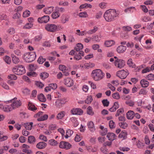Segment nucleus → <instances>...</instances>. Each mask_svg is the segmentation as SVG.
I'll use <instances>...</instances> for the list:
<instances>
[{
    "label": "nucleus",
    "mask_w": 154,
    "mask_h": 154,
    "mask_svg": "<svg viewBox=\"0 0 154 154\" xmlns=\"http://www.w3.org/2000/svg\"><path fill=\"white\" fill-rule=\"evenodd\" d=\"M112 97L114 99L118 100L120 98V95L118 92L114 93L112 94Z\"/></svg>",
    "instance_id": "obj_41"
},
{
    "label": "nucleus",
    "mask_w": 154,
    "mask_h": 154,
    "mask_svg": "<svg viewBox=\"0 0 154 154\" xmlns=\"http://www.w3.org/2000/svg\"><path fill=\"white\" fill-rule=\"evenodd\" d=\"M36 66L34 64H31L29 65V69L30 71L35 70L36 69Z\"/></svg>",
    "instance_id": "obj_55"
},
{
    "label": "nucleus",
    "mask_w": 154,
    "mask_h": 154,
    "mask_svg": "<svg viewBox=\"0 0 154 154\" xmlns=\"http://www.w3.org/2000/svg\"><path fill=\"white\" fill-rule=\"evenodd\" d=\"M46 60L42 56H40L37 60V62L40 64H42Z\"/></svg>",
    "instance_id": "obj_38"
},
{
    "label": "nucleus",
    "mask_w": 154,
    "mask_h": 154,
    "mask_svg": "<svg viewBox=\"0 0 154 154\" xmlns=\"http://www.w3.org/2000/svg\"><path fill=\"white\" fill-rule=\"evenodd\" d=\"M27 74L30 77L36 76L37 75L35 72L32 71L27 72Z\"/></svg>",
    "instance_id": "obj_46"
},
{
    "label": "nucleus",
    "mask_w": 154,
    "mask_h": 154,
    "mask_svg": "<svg viewBox=\"0 0 154 154\" xmlns=\"http://www.w3.org/2000/svg\"><path fill=\"white\" fill-rule=\"evenodd\" d=\"M115 44V42L113 40L107 41H105L104 43L105 45L107 47H110Z\"/></svg>",
    "instance_id": "obj_26"
},
{
    "label": "nucleus",
    "mask_w": 154,
    "mask_h": 154,
    "mask_svg": "<svg viewBox=\"0 0 154 154\" xmlns=\"http://www.w3.org/2000/svg\"><path fill=\"white\" fill-rule=\"evenodd\" d=\"M129 74V72L127 70L125 71L123 70L117 72L116 75L121 79H125Z\"/></svg>",
    "instance_id": "obj_5"
},
{
    "label": "nucleus",
    "mask_w": 154,
    "mask_h": 154,
    "mask_svg": "<svg viewBox=\"0 0 154 154\" xmlns=\"http://www.w3.org/2000/svg\"><path fill=\"white\" fill-rule=\"evenodd\" d=\"M126 49V47L121 45L118 47L117 49V51L118 53H123L125 51Z\"/></svg>",
    "instance_id": "obj_17"
},
{
    "label": "nucleus",
    "mask_w": 154,
    "mask_h": 154,
    "mask_svg": "<svg viewBox=\"0 0 154 154\" xmlns=\"http://www.w3.org/2000/svg\"><path fill=\"white\" fill-rule=\"evenodd\" d=\"M22 103L20 100L18 101H15L13 102L11 106L13 107V108H14L17 107H18L21 105Z\"/></svg>",
    "instance_id": "obj_19"
},
{
    "label": "nucleus",
    "mask_w": 154,
    "mask_h": 154,
    "mask_svg": "<svg viewBox=\"0 0 154 154\" xmlns=\"http://www.w3.org/2000/svg\"><path fill=\"white\" fill-rule=\"evenodd\" d=\"M8 32L9 34L12 35L14 33L15 29L13 28H11L8 30Z\"/></svg>",
    "instance_id": "obj_61"
},
{
    "label": "nucleus",
    "mask_w": 154,
    "mask_h": 154,
    "mask_svg": "<svg viewBox=\"0 0 154 154\" xmlns=\"http://www.w3.org/2000/svg\"><path fill=\"white\" fill-rule=\"evenodd\" d=\"M97 27L95 26L93 29L89 30L87 33L90 34H92L95 33L97 30Z\"/></svg>",
    "instance_id": "obj_43"
},
{
    "label": "nucleus",
    "mask_w": 154,
    "mask_h": 154,
    "mask_svg": "<svg viewBox=\"0 0 154 154\" xmlns=\"http://www.w3.org/2000/svg\"><path fill=\"white\" fill-rule=\"evenodd\" d=\"M118 15L115 10L110 9L106 11L103 17L106 21L109 22L114 20Z\"/></svg>",
    "instance_id": "obj_1"
},
{
    "label": "nucleus",
    "mask_w": 154,
    "mask_h": 154,
    "mask_svg": "<svg viewBox=\"0 0 154 154\" xmlns=\"http://www.w3.org/2000/svg\"><path fill=\"white\" fill-rule=\"evenodd\" d=\"M124 112V110L123 108L117 110L115 116L116 117L119 116L120 115L121 113H122Z\"/></svg>",
    "instance_id": "obj_47"
},
{
    "label": "nucleus",
    "mask_w": 154,
    "mask_h": 154,
    "mask_svg": "<svg viewBox=\"0 0 154 154\" xmlns=\"http://www.w3.org/2000/svg\"><path fill=\"white\" fill-rule=\"evenodd\" d=\"M71 146V145L67 142L62 141L60 143L59 147L62 149H69Z\"/></svg>",
    "instance_id": "obj_7"
},
{
    "label": "nucleus",
    "mask_w": 154,
    "mask_h": 154,
    "mask_svg": "<svg viewBox=\"0 0 154 154\" xmlns=\"http://www.w3.org/2000/svg\"><path fill=\"white\" fill-rule=\"evenodd\" d=\"M42 38V36L41 35L36 36L35 37V41L36 42H38Z\"/></svg>",
    "instance_id": "obj_64"
},
{
    "label": "nucleus",
    "mask_w": 154,
    "mask_h": 154,
    "mask_svg": "<svg viewBox=\"0 0 154 154\" xmlns=\"http://www.w3.org/2000/svg\"><path fill=\"white\" fill-rule=\"evenodd\" d=\"M147 93V91L144 89H142L140 90L139 91V94H146Z\"/></svg>",
    "instance_id": "obj_63"
},
{
    "label": "nucleus",
    "mask_w": 154,
    "mask_h": 154,
    "mask_svg": "<svg viewBox=\"0 0 154 154\" xmlns=\"http://www.w3.org/2000/svg\"><path fill=\"white\" fill-rule=\"evenodd\" d=\"M71 112L73 115H81L83 113V111L80 108H73L71 110Z\"/></svg>",
    "instance_id": "obj_12"
},
{
    "label": "nucleus",
    "mask_w": 154,
    "mask_h": 154,
    "mask_svg": "<svg viewBox=\"0 0 154 154\" xmlns=\"http://www.w3.org/2000/svg\"><path fill=\"white\" fill-rule=\"evenodd\" d=\"M33 124L32 122L27 123L25 124V127L27 130H31L32 128Z\"/></svg>",
    "instance_id": "obj_30"
},
{
    "label": "nucleus",
    "mask_w": 154,
    "mask_h": 154,
    "mask_svg": "<svg viewBox=\"0 0 154 154\" xmlns=\"http://www.w3.org/2000/svg\"><path fill=\"white\" fill-rule=\"evenodd\" d=\"M22 133L23 136H27L30 134V132L24 129L22 131Z\"/></svg>",
    "instance_id": "obj_56"
},
{
    "label": "nucleus",
    "mask_w": 154,
    "mask_h": 154,
    "mask_svg": "<svg viewBox=\"0 0 154 154\" xmlns=\"http://www.w3.org/2000/svg\"><path fill=\"white\" fill-rule=\"evenodd\" d=\"M87 125L89 130L91 131L94 132L95 130L94 124L93 122H88Z\"/></svg>",
    "instance_id": "obj_20"
},
{
    "label": "nucleus",
    "mask_w": 154,
    "mask_h": 154,
    "mask_svg": "<svg viewBox=\"0 0 154 154\" xmlns=\"http://www.w3.org/2000/svg\"><path fill=\"white\" fill-rule=\"evenodd\" d=\"M38 98L40 101L43 102H45L46 100V98L42 94H41L39 96H38Z\"/></svg>",
    "instance_id": "obj_27"
},
{
    "label": "nucleus",
    "mask_w": 154,
    "mask_h": 154,
    "mask_svg": "<svg viewBox=\"0 0 154 154\" xmlns=\"http://www.w3.org/2000/svg\"><path fill=\"white\" fill-rule=\"evenodd\" d=\"M48 115L47 114H45L42 116H41L39 118H38L37 120L38 121H43L47 120L48 119Z\"/></svg>",
    "instance_id": "obj_33"
},
{
    "label": "nucleus",
    "mask_w": 154,
    "mask_h": 154,
    "mask_svg": "<svg viewBox=\"0 0 154 154\" xmlns=\"http://www.w3.org/2000/svg\"><path fill=\"white\" fill-rule=\"evenodd\" d=\"M39 138L44 141H47V139L46 137L45 136H44L42 135H41L39 137Z\"/></svg>",
    "instance_id": "obj_58"
},
{
    "label": "nucleus",
    "mask_w": 154,
    "mask_h": 154,
    "mask_svg": "<svg viewBox=\"0 0 154 154\" xmlns=\"http://www.w3.org/2000/svg\"><path fill=\"white\" fill-rule=\"evenodd\" d=\"M40 76L42 79H45L47 78L49 76V74L46 72H42L40 74Z\"/></svg>",
    "instance_id": "obj_31"
},
{
    "label": "nucleus",
    "mask_w": 154,
    "mask_h": 154,
    "mask_svg": "<svg viewBox=\"0 0 154 154\" xmlns=\"http://www.w3.org/2000/svg\"><path fill=\"white\" fill-rule=\"evenodd\" d=\"M30 12L29 11L26 10L23 12V17H26L29 16Z\"/></svg>",
    "instance_id": "obj_44"
},
{
    "label": "nucleus",
    "mask_w": 154,
    "mask_h": 154,
    "mask_svg": "<svg viewBox=\"0 0 154 154\" xmlns=\"http://www.w3.org/2000/svg\"><path fill=\"white\" fill-rule=\"evenodd\" d=\"M35 85L38 87L40 88H42L44 86V85L40 82H37Z\"/></svg>",
    "instance_id": "obj_52"
},
{
    "label": "nucleus",
    "mask_w": 154,
    "mask_h": 154,
    "mask_svg": "<svg viewBox=\"0 0 154 154\" xmlns=\"http://www.w3.org/2000/svg\"><path fill=\"white\" fill-rule=\"evenodd\" d=\"M65 116V112L64 111H61L58 113L56 116L57 119H62Z\"/></svg>",
    "instance_id": "obj_21"
},
{
    "label": "nucleus",
    "mask_w": 154,
    "mask_h": 154,
    "mask_svg": "<svg viewBox=\"0 0 154 154\" xmlns=\"http://www.w3.org/2000/svg\"><path fill=\"white\" fill-rule=\"evenodd\" d=\"M104 73L100 69L93 70L91 76L93 79L95 81H99L102 79L104 76Z\"/></svg>",
    "instance_id": "obj_2"
},
{
    "label": "nucleus",
    "mask_w": 154,
    "mask_h": 154,
    "mask_svg": "<svg viewBox=\"0 0 154 154\" xmlns=\"http://www.w3.org/2000/svg\"><path fill=\"white\" fill-rule=\"evenodd\" d=\"M87 113L88 114L91 115H93L94 114V112L92 111V108L89 106L87 108Z\"/></svg>",
    "instance_id": "obj_35"
},
{
    "label": "nucleus",
    "mask_w": 154,
    "mask_h": 154,
    "mask_svg": "<svg viewBox=\"0 0 154 154\" xmlns=\"http://www.w3.org/2000/svg\"><path fill=\"white\" fill-rule=\"evenodd\" d=\"M119 126L122 128L125 129L128 127V124L126 122H120L119 123Z\"/></svg>",
    "instance_id": "obj_42"
},
{
    "label": "nucleus",
    "mask_w": 154,
    "mask_h": 154,
    "mask_svg": "<svg viewBox=\"0 0 154 154\" xmlns=\"http://www.w3.org/2000/svg\"><path fill=\"white\" fill-rule=\"evenodd\" d=\"M49 143L50 145L53 146H56L58 143L57 141L54 139H51L49 140Z\"/></svg>",
    "instance_id": "obj_40"
},
{
    "label": "nucleus",
    "mask_w": 154,
    "mask_h": 154,
    "mask_svg": "<svg viewBox=\"0 0 154 154\" xmlns=\"http://www.w3.org/2000/svg\"><path fill=\"white\" fill-rule=\"evenodd\" d=\"M92 8V5L90 4H88L87 3H85L84 4H82L81 5L79 8L80 9L83 8Z\"/></svg>",
    "instance_id": "obj_34"
},
{
    "label": "nucleus",
    "mask_w": 154,
    "mask_h": 154,
    "mask_svg": "<svg viewBox=\"0 0 154 154\" xmlns=\"http://www.w3.org/2000/svg\"><path fill=\"white\" fill-rule=\"evenodd\" d=\"M64 83L66 86L70 87L73 85V80L70 78H67L64 80Z\"/></svg>",
    "instance_id": "obj_11"
},
{
    "label": "nucleus",
    "mask_w": 154,
    "mask_h": 154,
    "mask_svg": "<svg viewBox=\"0 0 154 154\" xmlns=\"http://www.w3.org/2000/svg\"><path fill=\"white\" fill-rule=\"evenodd\" d=\"M140 83L141 86L143 88L147 87L149 84V82L144 79H142L140 82Z\"/></svg>",
    "instance_id": "obj_22"
},
{
    "label": "nucleus",
    "mask_w": 154,
    "mask_h": 154,
    "mask_svg": "<svg viewBox=\"0 0 154 154\" xmlns=\"http://www.w3.org/2000/svg\"><path fill=\"white\" fill-rule=\"evenodd\" d=\"M115 64L118 68H121L125 65V62L122 60L117 59L115 62Z\"/></svg>",
    "instance_id": "obj_8"
},
{
    "label": "nucleus",
    "mask_w": 154,
    "mask_h": 154,
    "mask_svg": "<svg viewBox=\"0 0 154 154\" xmlns=\"http://www.w3.org/2000/svg\"><path fill=\"white\" fill-rule=\"evenodd\" d=\"M4 60L5 62L8 64H10L11 63V58L8 56H6Z\"/></svg>",
    "instance_id": "obj_49"
},
{
    "label": "nucleus",
    "mask_w": 154,
    "mask_h": 154,
    "mask_svg": "<svg viewBox=\"0 0 154 154\" xmlns=\"http://www.w3.org/2000/svg\"><path fill=\"white\" fill-rule=\"evenodd\" d=\"M36 141V139L33 136H30L28 137V142L30 144H33Z\"/></svg>",
    "instance_id": "obj_23"
},
{
    "label": "nucleus",
    "mask_w": 154,
    "mask_h": 154,
    "mask_svg": "<svg viewBox=\"0 0 154 154\" xmlns=\"http://www.w3.org/2000/svg\"><path fill=\"white\" fill-rule=\"evenodd\" d=\"M12 70L14 73L17 75H22L25 72L24 67L22 65H18L13 67Z\"/></svg>",
    "instance_id": "obj_4"
},
{
    "label": "nucleus",
    "mask_w": 154,
    "mask_h": 154,
    "mask_svg": "<svg viewBox=\"0 0 154 154\" xmlns=\"http://www.w3.org/2000/svg\"><path fill=\"white\" fill-rule=\"evenodd\" d=\"M32 26V25L31 23H27L23 26V28L29 29H30Z\"/></svg>",
    "instance_id": "obj_62"
},
{
    "label": "nucleus",
    "mask_w": 154,
    "mask_h": 154,
    "mask_svg": "<svg viewBox=\"0 0 154 154\" xmlns=\"http://www.w3.org/2000/svg\"><path fill=\"white\" fill-rule=\"evenodd\" d=\"M36 56L35 52H29L23 54V58L26 62L30 63L35 59Z\"/></svg>",
    "instance_id": "obj_3"
},
{
    "label": "nucleus",
    "mask_w": 154,
    "mask_h": 154,
    "mask_svg": "<svg viewBox=\"0 0 154 154\" xmlns=\"http://www.w3.org/2000/svg\"><path fill=\"white\" fill-rule=\"evenodd\" d=\"M47 144L44 142H39L36 145V147L39 149H42L45 148L47 146Z\"/></svg>",
    "instance_id": "obj_14"
},
{
    "label": "nucleus",
    "mask_w": 154,
    "mask_h": 154,
    "mask_svg": "<svg viewBox=\"0 0 154 154\" xmlns=\"http://www.w3.org/2000/svg\"><path fill=\"white\" fill-rule=\"evenodd\" d=\"M59 69L60 70L63 72L66 70V67L64 65H60L59 66Z\"/></svg>",
    "instance_id": "obj_57"
},
{
    "label": "nucleus",
    "mask_w": 154,
    "mask_h": 154,
    "mask_svg": "<svg viewBox=\"0 0 154 154\" xmlns=\"http://www.w3.org/2000/svg\"><path fill=\"white\" fill-rule=\"evenodd\" d=\"M109 126L111 129L115 128L116 127L115 122L112 120H110L109 122Z\"/></svg>",
    "instance_id": "obj_48"
},
{
    "label": "nucleus",
    "mask_w": 154,
    "mask_h": 154,
    "mask_svg": "<svg viewBox=\"0 0 154 154\" xmlns=\"http://www.w3.org/2000/svg\"><path fill=\"white\" fill-rule=\"evenodd\" d=\"M20 14L19 13L17 12L14 15L13 18L14 19H17L20 17Z\"/></svg>",
    "instance_id": "obj_60"
},
{
    "label": "nucleus",
    "mask_w": 154,
    "mask_h": 154,
    "mask_svg": "<svg viewBox=\"0 0 154 154\" xmlns=\"http://www.w3.org/2000/svg\"><path fill=\"white\" fill-rule=\"evenodd\" d=\"M28 109L33 111H35L37 109V108L35 106V105L30 102L29 103Z\"/></svg>",
    "instance_id": "obj_29"
},
{
    "label": "nucleus",
    "mask_w": 154,
    "mask_h": 154,
    "mask_svg": "<svg viewBox=\"0 0 154 154\" xmlns=\"http://www.w3.org/2000/svg\"><path fill=\"white\" fill-rule=\"evenodd\" d=\"M57 26L54 24H47L45 26V29L48 31L54 32L56 31Z\"/></svg>",
    "instance_id": "obj_6"
},
{
    "label": "nucleus",
    "mask_w": 154,
    "mask_h": 154,
    "mask_svg": "<svg viewBox=\"0 0 154 154\" xmlns=\"http://www.w3.org/2000/svg\"><path fill=\"white\" fill-rule=\"evenodd\" d=\"M50 17L49 16H44L42 17H39L38 21L40 23H47L49 20Z\"/></svg>",
    "instance_id": "obj_10"
},
{
    "label": "nucleus",
    "mask_w": 154,
    "mask_h": 154,
    "mask_svg": "<svg viewBox=\"0 0 154 154\" xmlns=\"http://www.w3.org/2000/svg\"><path fill=\"white\" fill-rule=\"evenodd\" d=\"M62 100L61 99L57 100L56 102V106L58 108H60L62 106L63 103L62 102Z\"/></svg>",
    "instance_id": "obj_36"
},
{
    "label": "nucleus",
    "mask_w": 154,
    "mask_h": 154,
    "mask_svg": "<svg viewBox=\"0 0 154 154\" xmlns=\"http://www.w3.org/2000/svg\"><path fill=\"white\" fill-rule=\"evenodd\" d=\"M103 106H104L107 107L109 106V102L107 99L103 100L102 101Z\"/></svg>",
    "instance_id": "obj_39"
},
{
    "label": "nucleus",
    "mask_w": 154,
    "mask_h": 154,
    "mask_svg": "<svg viewBox=\"0 0 154 154\" xmlns=\"http://www.w3.org/2000/svg\"><path fill=\"white\" fill-rule=\"evenodd\" d=\"M11 57L12 58V61L14 63L17 64L20 61L19 58L15 55L14 54H12Z\"/></svg>",
    "instance_id": "obj_28"
},
{
    "label": "nucleus",
    "mask_w": 154,
    "mask_h": 154,
    "mask_svg": "<svg viewBox=\"0 0 154 154\" xmlns=\"http://www.w3.org/2000/svg\"><path fill=\"white\" fill-rule=\"evenodd\" d=\"M126 116L128 119H132L134 116V114L133 111L130 110L127 113Z\"/></svg>",
    "instance_id": "obj_18"
},
{
    "label": "nucleus",
    "mask_w": 154,
    "mask_h": 154,
    "mask_svg": "<svg viewBox=\"0 0 154 154\" xmlns=\"http://www.w3.org/2000/svg\"><path fill=\"white\" fill-rule=\"evenodd\" d=\"M84 52L83 51H80L78 53H76L74 59L76 60H79L82 59V57L84 56Z\"/></svg>",
    "instance_id": "obj_13"
},
{
    "label": "nucleus",
    "mask_w": 154,
    "mask_h": 154,
    "mask_svg": "<svg viewBox=\"0 0 154 154\" xmlns=\"http://www.w3.org/2000/svg\"><path fill=\"white\" fill-rule=\"evenodd\" d=\"M0 19L1 20H6L7 19V16L4 14H2L0 15Z\"/></svg>",
    "instance_id": "obj_59"
},
{
    "label": "nucleus",
    "mask_w": 154,
    "mask_h": 154,
    "mask_svg": "<svg viewBox=\"0 0 154 154\" xmlns=\"http://www.w3.org/2000/svg\"><path fill=\"white\" fill-rule=\"evenodd\" d=\"M79 16L81 17H86L88 16V15L86 12H81L79 13Z\"/></svg>",
    "instance_id": "obj_50"
},
{
    "label": "nucleus",
    "mask_w": 154,
    "mask_h": 154,
    "mask_svg": "<svg viewBox=\"0 0 154 154\" xmlns=\"http://www.w3.org/2000/svg\"><path fill=\"white\" fill-rule=\"evenodd\" d=\"M127 133L125 131H122L119 134V138H123L124 139H125L127 138Z\"/></svg>",
    "instance_id": "obj_24"
},
{
    "label": "nucleus",
    "mask_w": 154,
    "mask_h": 154,
    "mask_svg": "<svg viewBox=\"0 0 154 154\" xmlns=\"http://www.w3.org/2000/svg\"><path fill=\"white\" fill-rule=\"evenodd\" d=\"M125 103L130 106H133L134 104V102L131 100H128L126 101Z\"/></svg>",
    "instance_id": "obj_45"
},
{
    "label": "nucleus",
    "mask_w": 154,
    "mask_h": 154,
    "mask_svg": "<svg viewBox=\"0 0 154 154\" xmlns=\"http://www.w3.org/2000/svg\"><path fill=\"white\" fill-rule=\"evenodd\" d=\"M57 88V85L56 83H51L49 84L48 86L46 87L45 88V91L48 92L51 91V89H56Z\"/></svg>",
    "instance_id": "obj_9"
},
{
    "label": "nucleus",
    "mask_w": 154,
    "mask_h": 154,
    "mask_svg": "<svg viewBox=\"0 0 154 154\" xmlns=\"http://www.w3.org/2000/svg\"><path fill=\"white\" fill-rule=\"evenodd\" d=\"M8 78L11 80H16L17 77L14 74H10L8 75Z\"/></svg>",
    "instance_id": "obj_51"
},
{
    "label": "nucleus",
    "mask_w": 154,
    "mask_h": 154,
    "mask_svg": "<svg viewBox=\"0 0 154 154\" xmlns=\"http://www.w3.org/2000/svg\"><path fill=\"white\" fill-rule=\"evenodd\" d=\"M54 10V7L51 6L46 8L44 9V12L47 14H50Z\"/></svg>",
    "instance_id": "obj_16"
},
{
    "label": "nucleus",
    "mask_w": 154,
    "mask_h": 154,
    "mask_svg": "<svg viewBox=\"0 0 154 154\" xmlns=\"http://www.w3.org/2000/svg\"><path fill=\"white\" fill-rule=\"evenodd\" d=\"M147 77L148 80H154V74H149L147 76Z\"/></svg>",
    "instance_id": "obj_54"
},
{
    "label": "nucleus",
    "mask_w": 154,
    "mask_h": 154,
    "mask_svg": "<svg viewBox=\"0 0 154 154\" xmlns=\"http://www.w3.org/2000/svg\"><path fill=\"white\" fill-rule=\"evenodd\" d=\"M60 14L58 12H54L52 13L51 16L53 19H56L59 17Z\"/></svg>",
    "instance_id": "obj_32"
},
{
    "label": "nucleus",
    "mask_w": 154,
    "mask_h": 154,
    "mask_svg": "<svg viewBox=\"0 0 154 154\" xmlns=\"http://www.w3.org/2000/svg\"><path fill=\"white\" fill-rule=\"evenodd\" d=\"M26 138L23 136H20L19 139V141L21 143H24L25 142L26 140Z\"/></svg>",
    "instance_id": "obj_53"
},
{
    "label": "nucleus",
    "mask_w": 154,
    "mask_h": 154,
    "mask_svg": "<svg viewBox=\"0 0 154 154\" xmlns=\"http://www.w3.org/2000/svg\"><path fill=\"white\" fill-rule=\"evenodd\" d=\"M92 100V96L91 95L90 96H88L87 97L86 99L85 100V102L86 103L89 104L91 103Z\"/></svg>",
    "instance_id": "obj_37"
},
{
    "label": "nucleus",
    "mask_w": 154,
    "mask_h": 154,
    "mask_svg": "<svg viewBox=\"0 0 154 154\" xmlns=\"http://www.w3.org/2000/svg\"><path fill=\"white\" fill-rule=\"evenodd\" d=\"M83 47V45L81 43H78L77 44L75 48L74 49L77 51L79 52L80 51H81L82 50Z\"/></svg>",
    "instance_id": "obj_25"
},
{
    "label": "nucleus",
    "mask_w": 154,
    "mask_h": 154,
    "mask_svg": "<svg viewBox=\"0 0 154 154\" xmlns=\"http://www.w3.org/2000/svg\"><path fill=\"white\" fill-rule=\"evenodd\" d=\"M116 136L115 134L112 133H108L107 135L108 140L111 141H113L114 140Z\"/></svg>",
    "instance_id": "obj_15"
}]
</instances>
